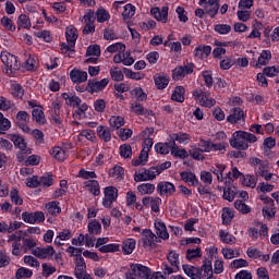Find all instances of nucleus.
<instances>
[{
    "instance_id": "f257e3e1",
    "label": "nucleus",
    "mask_w": 279,
    "mask_h": 279,
    "mask_svg": "<svg viewBox=\"0 0 279 279\" xmlns=\"http://www.w3.org/2000/svg\"><path fill=\"white\" fill-rule=\"evenodd\" d=\"M257 141L258 137L253 133L247 131H235L229 140V143L233 149L246 151V149H250L248 143H256Z\"/></svg>"
},
{
    "instance_id": "f03ea898",
    "label": "nucleus",
    "mask_w": 279,
    "mask_h": 279,
    "mask_svg": "<svg viewBox=\"0 0 279 279\" xmlns=\"http://www.w3.org/2000/svg\"><path fill=\"white\" fill-rule=\"evenodd\" d=\"M131 271L125 274L126 279H151V268L143 264H131Z\"/></svg>"
},
{
    "instance_id": "7ed1b4c3",
    "label": "nucleus",
    "mask_w": 279,
    "mask_h": 279,
    "mask_svg": "<svg viewBox=\"0 0 279 279\" xmlns=\"http://www.w3.org/2000/svg\"><path fill=\"white\" fill-rule=\"evenodd\" d=\"M195 71V63L187 62L184 65H178L172 70V80L174 82H182L186 75H193Z\"/></svg>"
},
{
    "instance_id": "20e7f679",
    "label": "nucleus",
    "mask_w": 279,
    "mask_h": 279,
    "mask_svg": "<svg viewBox=\"0 0 279 279\" xmlns=\"http://www.w3.org/2000/svg\"><path fill=\"white\" fill-rule=\"evenodd\" d=\"M192 97H194L196 101H199L201 106H204L205 108H213V106L217 104V100L210 97V93L204 92L203 89H194L192 92Z\"/></svg>"
},
{
    "instance_id": "39448f33",
    "label": "nucleus",
    "mask_w": 279,
    "mask_h": 279,
    "mask_svg": "<svg viewBox=\"0 0 279 279\" xmlns=\"http://www.w3.org/2000/svg\"><path fill=\"white\" fill-rule=\"evenodd\" d=\"M102 206L104 208H110L117 199H119V189L109 185L104 189Z\"/></svg>"
},
{
    "instance_id": "423d86ee",
    "label": "nucleus",
    "mask_w": 279,
    "mask_h": 279,
    "mask_svg": "<svg viewBox=\"0 0 279 279\" xmlns=\"http://www.w3.org/2000/svg\"><path fill=\"white\" fill-rule=\"evenodd\" d=\"M29 113H27V111H19L15 116V125L17 128H20V130H22V132L24 133H31L32 132V128H29V125H27V123H29Z\"/></svg>"
},
{
    "instance_id": "0eeeda50",
    "label": "nucleus",
    "mask_w": 279,
    "mask_h": 279,
    "mask_svg": "<svg viewBox=\"0 0 279 279\" xmlns=\"http://www.w3.org/2000/svg\"><path fill=\"white\" fill-rule=\"evenodd\" d=\"M154 239H156V234L150 229H144L140 243L145 250H154L157 247Z\"/></svg>"
},
{
    "instance_id": "6e6552de",
    "label": "nucleus",
    "mask_w": 279,
    "mask_h": 279,
    "mask_svg": "<svg viewBox=\"0 0 279 279\" xmlns=\"http://www.w3.org/2000/svg\"><path fill=\"white\" fill-rule=\"evenodd\" d=\"M198 5L206 10L210 19H215L219 14V0H199Z\"/></svg>"
},
{
    "instance_id": "1a4fd4ad",
    "label": "nucleus",
    "mask_w": 279,
    "mask_h": 279,
    "mask_svg": "<svg viewBox=\"0 0 279 279\" xmlns=\"http://www.w3.org/2000/svg\"><path fill=\"white\" fill-rule=\"evenodd\" d=\"M156 191L160 197H171L175 194V184L169 181H160L157 184Z\"/></svg>"
},
{
    "instance_id": "9d476101",
    "label": "nucleus",
    "mask_w": 279,
    "mask_h": 279,
    "mask_svg": "<svg viewBox=\"0 0 279 279\" xmlns=\"http://www.w3.org/2000/svg\"><path fill=\"white\" fill-rule=\"evenodd\" d=\"M22 219L25 223H43L45 221V213L43 211H24L22 213Z\"/></svg>"
},
{
    "instance_id": "9b49d317",
    "label": "nucleus",
    "mask_w": 279,
    "mask_h": 279,
    "mask_svg": "<svg viewBox=\"0 0 279 279\" xmlns=\"http://www.w3.org/2000/svg\"><path fill=\"white\" fill-rule=\"evenodd\" d=\"M110 84V80L102 78L101 81H97L95 78H92L88 81L87 85L89 88V94L95 95V93H101Z\"/></svg>"
},
{
    "instance_id": "f8f14e48",
    "label": "nucleus",
    "mask_w": 279,
    "mask_h": 279,
    "mask_svg": "<svg viewBox=\"0 0 279 279\" xmlns=\"http://www.w3.org/2000/svg\"><path fill=\"white\" fill-rule=\"evenodd\" d=\"M240 121L245 123V111H243L241 107H235L233 108L232 113L227 117V122L231 125H236Z\"/></svg>"
},
{
    "instance_id": "ddd939ff",
    "label": "nucleus",
    "mask_w": 279,
    "mask_h": 279,
    "mask_svg": "<svg viewBox=\"0 0 279 279\" xmlns=\"http://www.w3.org/2000/svg\"><path fill=\"white\" fill-rule=\"evenodd\" d=\"M150 14L156 21L167 23V21H169V7H162L161 9L158 7L151 8Z\"/></svg>"
},
{
    "instance_id": "4468645a",
    "label": "nucleus",
    "mask_w": 279,
    "mask_h": 279,
    "mask_svg": "<svg viewBox=\"0 0 279 279\" xmlns=\"http://www.w3.org/2000/svg\"><path fill=\"white\" fill-rule=\"evenodd\" d=\"M7 138H9V141H12L15 149H20V151H25V149H27V142H25V137H23V135L21 134H16V133H11L7 135Z\"/></svg>"
},
{
    "instance_id": "2eb2a0df",
    "label": "nucleus",
    "mask_w": 279,
    "mask_h": 279,
    "mask_svg": "<svg viewBox=\"0 0 279 279\" xmlns=\"http://www.w3.org/2000/svg\"><path fill=\"white\" fill-rule=\"evenodd\" d=\"M213 52V47L208 45H198L193 51V56L196 60H206Z\"/></svg>"
},
{
    "instance_id": "dca6fc26",
    "label": "nucleus",
    "mask_w": 279,
    "mask_h": 279,
    "mask_svg": "<svg viewBox=\"0 0 279 279\" xmlns=\"http://www.w3.org/2000/svg\"><path fill=\"white\" fill-rule=\"evenodd\" d=\"M32 254H34V256H36L37 258L41 259L51 258V256L56 254V248H53V246L51 245H48L46 247H37L32 252Z\"/></svg>"
},
{
    "instance_id": "f3484780",
    "label": "nucleus",
    "mask_w": 279,
    "mask_h": 279,
    "mask_svg": "<svg viewBox=\"0 0 279 279\" xmlns=\"http://www.w3.org/2000/svg\"><path fill=\"white\" fill-rule=\"evenodd\" d=\"M70 80L74 84H84L88 80V72L74 69L70 72Z\"/></svg>"
},
{
    "instance_id": "a211bd4d",
    "label": "nucleus",
    "mask_w": 279,
    "mask_h": 279,
    "mask_svg": "<svg viewBox=\"0 0 279 279\" xmlns=\"http://www.w3.org/2000/svg\"><path fill=\"white\" fill-rule=\"evenodd\" d=\"M0 58H1V62H3V64H5L8 69H13L14 71L15 69H17L19 65H16V56L8 51H4V52H1Z\"/></svg>"
},
{
    "instance_id": "6ab92c4d",
    "label": "nucleus",
    "mask_w": 279,
    "mask_h": 279,
    "mask_svg": "<svg viewBox=\"0 0 279 279\" xmlns=\"http://www.w3.org/2000/svg\"><path fill=\"white\" fill-rule=\"evenodd\" d=\"M154 82L157 90H165L169 86V75L157 73L154 75Z\"/></svg>"
},
{
    "instance_id": "aec40b11",
    "label": "nucleus",
    "mask_w": 279,
    "mask_h": 279,
    "mask_svg": "<svg viewBox=\"0 0 279 279\" xmlns=\"http://www.w3.org/2000/svg\"><path fill=\"white\" fill-rule=\"evenodd\" d=\"M180 178L183 182H185V184H189V186H197V184H199V179H197L195 172L182 171L180 172Z\"/></svg>"
},
{
    "instance_id": "412c9836",
    "label": "nucleus",
    "mask_w": 279,
    "mask_h": 279,
    "mask_svg": "<svg viewBox=\"0 0 279 279\" xmlns=\"http://www.w3.org/2000/svg\"><path fill=\"white\" fill-rule=\"evenodd\" d=\"M268 169H269V163H267V161H264L263 163H260L255 168V174L259 175L260 178H264L267 182H269V180H271L274 174L269 173Z\"/></svg>"
},
{
    "instance_id": "4be33fe9",
    "label": "nucleus",
    "mask_w": 279,
    "mask_h": 279,
    "mask_svg": "<svg viewBox=\"0 0 279 279\" xmlns=\"http://www.w3.org/2000/svg\"><path fill=\"white\" fill-rule=\"evenodd\" d=\"M170 138L173 146L177 145L175 142L180 143V145H189L191 142V135L184 132L173 133Z\"/></svg>"
},
{
    "instance_id": "5701e85b",
    "label": "nucleus",
    "mask_w": 279,
    "mask_h": 279,
    "mask_svg": "<svg viewBox=\"0 0 279 279\" xmlns=\"http://www.w3.org/2000/svg\"><path fill=\"white\" fill-rule=\"evenodd\" d=\"M271 60V50H263L256 63L251 61V66H267Z\"/></svg>"
},
{
    "instance_id": "b1692460",
    "label": "nucleus",
    "mask_w": 279,
    "mask_h": 279,
    "mask_svg": "<svg viewBox=\"0 0 279 279\" xmlns=\"http://www.w3.org/2000/svg\"><path fill=\"white\" fill-rule=\"evenodd\" d=\"M61 108L62 105H60V102H52L50 119L56 125H62V118H60Z\"/></svg>"
},
{
    "instance_id": "393cba45",
    "label": "nucleus",
    "mask_w": 279,
    "mask_h": 279,
    "mask_svg": "<svg viewBox=\"0 0 279 279\" xmlns=\"http://www.w3.org/2000/svg\"><path fill=\"white\" fill-rule=\"evenodd\" d=\"M75 268L74 274H80L86 271V260L82 256V248H77V254H75Z\"/></svg>"
},
{
    "instance_id": "a878e982",
    "label": "nucleus",
    "mask_w": 279,
    "mask_h": 279,
    "mask_svg": "<svg viewBox=\"0 0 279 279\" xmlns=\"http://www.w3.org/2000/svg\"><path fill=\"white\" fill-rule=\"evenodd\" d=\"M155 232L159 239L163 241H168L169 239V231H167V225L162 221H155Z\"/></svg>"
},
{
    "instance_id": "bb28decb",
    "label": "nucleus",
    "mask_w": 279,
    "mask_h": 279,
    "mask_svg": "<svg viewBox=\"0 0 279 279\" xmlns=\"http://www.w3.org/2000/svg\"><path fill=\"white\" fill-rule=\"evenodd\" d=\"M96 132L100 141H104L105 143H110V141H112V132L108 126L99 125L97 126Z\"/></svg>"
},
{
    "instance_id": "cd10ccee",
    "label": "nucleus",
    "mask_w": 279,
    "mask_h": 279,
    "mask_svg": "<svg viewBox=\"0 0 279 279\" xmlns=\"http://www.w3.org/2000/svg\"><path fill=\"white\" fill-rule=\"evenodd\" d=\"M84 185L85 189H87V191L92 193V195H95V197L101 195V187L99 186V181L92 179L87 182H84Z\"/></svg>"
},
{
    "instance_id": "c85d7f7f",
    "label": "nucleus",
    "mask_w": 279,
    "mask_h": 279,
    "mask_svg": "<svg viewBox=\"0 0 279 279\" xmlns=\"http://www.w3.org/2000/svg\"><path fill=\"white\" fill-rule=\"evenodd\" d=\"M46 210L51 217H58L62 213V207H60V202L51 201L46 204Z\"/></svg>"
},
{
    "instance_id": "c756f323",
    "label": "nucleus",
    "mask_w": 279,
    "mask_h": 279,
    "mask_svg": "<svg viewBox=\"0 0 279 279\" xmlns=\"http://www.w3.org/2000/svg\"><path fill=\"white\" fill-rule=\"evenodd\" d=\"M134 250H136V240L129 238L126 240L123 241L122 243V253L125 256H130V254H132V252H134Z\"/></svg>"
},
{
    "instance_id": "7c9ffc66",
    "label": "nucleus",
    "mask_w": 279,
    "mask_h": 279,
    "mask_svg": "<svg viewBox=\"0 0 279 279\" xmlns=\"http://www.w3.org/2000/svg\"><path fill=\"white\" fill-rule=\"evenodd\" d=\"M33 121L37 122L38 125H45L47 123V118L45 117V111L41 108L33 109L32 111Z\"/></svg>"
},
{
    "instance_id": "2f4dec72",
    "label": "nucleus",
    "mask_w": 279,
    "mask_h": 279,
    "mask_svg": "<svg viewBox=\"0 0 279 279\" xmlns=\"http://www.w3.org/2000/svg\"><path fill=\"white\" fill-rule=\"evenodd\" d=\"M62 97L68 101V106L71 108H80V106H82V98L76 95L64 93Z\"/></svg>"
},
{
    "instance_id": "473e14b6",
    "label": "nucleus",
    "mask_w": 279,
    "mask_h": 279,
    "mask_svg": "<svg viewBox=\"0 0 279 279\" xmlns=\"http://www.w3.org/2000/svg\"><path fill=\"white\" fill-rule=\"evenodd\" d=\"M186 89L184 86H177L171 95L172 101H177L178 104H184V95Z\"/></svg>"
},
{
    "instance_id": "72a5a7b5",
    "label": "nucleus",
    "mask_w": 279,
    "mask_h": 279,
    "mask_svg": "<svg viewBox=\"0 0 279 279\" xmlns=\"http://www.w3.org/2000/svg\"><path fill=\"white\" fill-rule=\"evenodd\" d=\"M167 260L170 263L171 267L175 268V271H180V254L175 251H170L167 254Z\"/></svg>"
},
{
    "instance_id": "f704fd0d",
    "label": "nucleus",
    "mask_w": 279,
    "mask_h": 279,
    "mask_svg": "<svg viewBox=\"0 0 279 279\" xmlns=\"http://www.w3.org/2000/svg\"><path fill=\"white\" fill-rule=\"evenodd\" d=\"M173 148V144L170 143H157L155 144V151L157 154H161V156H167V154H169V151L171 153V149Z\"/></svg>"
},
{
    "instance_id": "c9c22d12",
    "label": "nucleus",
    "mask_w": 279,
    "mask_h": 279,
    "mask_svg": "<svg viewBox=\"0 0 279 279\" xmlns=\"http://www.w3.org/2000/svg\"><path fill=\"white\" fill-rule=\"evenodd\" d=\"M222 225L230 226L234 219V211L230 207H223L221 214Z\"/></svg>"
},
{
    "instance_id": "e433bc0d",
    "label": "nucleus",
    "mask_w": 279,
    "mask_h": 279,
    "mask_svg": "<svg viewBox=\"0 0 279 279\" xmlns=\"http://www.w3.org/2000/svg\"><path fill=\"white\" fill-rule=\"evenodd\" d=\"M17 31L21 32V28L23 29H31L32 28V20H29V16L26 14H21L17 17Z\"/></svg>"
},
{
    "instance_id": "4c0bfd02",
    "label": "nucleus",
    "mask_w": 279,
    "mask_h": 279,
    "mask_svg": "<svg viewBox=\"0 0 279 279\" xmlns=\"http://www.w3.org/2000/svg\"><path fill=\"white\" fill-rule=\"evenodd\" d=\"M131 110H133L134 114H136L137 117H149V114H151V111L145 109V107H143L141 102L132 104Z\"/></svg>"
},
{
    "instance_id": "58836bf2",
    "label": "nucleus",
    "mask_w": 279,
    "mask_h": 279,
    "mask_svg": "<svg viewBox=\"0 0 279 279\" xmlns=\"http://www.w3.org/2000/svg\"><path fill=\"white\" fill-rule=\"evenodd\" d=\"M125 175V169L123 167L116 165L109 170V177L116 180H123Z\"/></svg>"
},
{
    "instance_id": "ea45409f",
    "label": "nucleus",
    "mask_w": 279,
    "mask_h": 279,
    "mask_svg": "<svg viewBox=\"0 0 279 279\" xmlns=\"http://www.w3.org/2000/svg\"><path fill=\"white\" fill-rule=\"evenodd\" d=\"M109 125L112 130H120V128L125 125V119L120 116H112L109 119Z\"/></svg>"
},
{
    "instance_id": "a19ab883",
    "label": "nucleus",
    "mask_w": 279,
    "mask_h": 279,
    "mask_svg": "<svg viewBox=\"0 0 279 279\" xmlns=\"http://www.w3.org/2000/svg\"><path fill=\"white\" fill-rule=\"evenodd\" d=\"M137 191L142 195H151L156 191V185L154 183H142L137 186Z\"/></svg>"
},
{
    "instance_id": "79ce46f5",
    "label": "nucleus",
    "mask_w": 279,
    "mask_h": 279,
    "mask_svg": "<svg viewBox=\"0 0 279 279\" xmlns=\"http://www.w3.org/2000/svg\"><path fill=\"white\" fill-rule=\"evenodd\" d=\"M242 184L244 186H248V189H256V184H258V177L245 174L243 175Z\"/></svg>"
},
{
    "instance_id": "37998d69",
    "label": "nucleus",
    "mask_w": 279,
    "mask_h": 279,
    "mask_svg": "<svg viewBox=\"0 0 279 279\" xmlns=\"http://www.w3.org/2000/svg\"><path fill=\"white\" fill-rule=\"evenodd\" d=\"M171 156L184 160L185 158H189V151H186L184 148H180L178 145H172Z\"/></svg>"
},
{
    "instance_id": "c03bdc74",
    "label": "nucleus",
    "mask_w": 279,
    "mask_h": 279,
    "mask_svg": "<svg viewBox=\"0 0 279 279\" xmlns=\"http://www.w3.org/2000/svg\"><path fill=\"white\" fill-rule=\"evenodd\" d=\"M136 14V7L132 3H128L124 5V11L122 12L123 21H130L132 16Z\"/></svg>"
},
{
    "instance_id": "a18cd8bd",
    "label": "nucleus",
    "mask_w": 279,
    "mask_h": 279,
    "mask_svg": "<svg viewBox=\"0 0 279 279\" xmlns=\"http://www.w3.org/2000/svg\"><path fill=\"white\" fill-rule=\"evenodd\" d=\"M197 186V193L199 195H206L205 197H207V199H213V197H215V193H213L209 185H204L198 181Z\"/></svg>"
},
{
    "instance_id": "49530a36",
    "label": "nucleus",
    "mask_w": 279,
    "mask_h": 279,
    "mask_svg": "<svg viewBox=\"0 0 279 279\" xmlns=\"http://www.w3.org/2000/svg\"><path fill=\"white\" fill-rule=\"evenodd\" d=\"M213 141L199 138L197 143V147L202 150V154H210Z\"/></svg>"
},
{
    "instance_id": "de8ad7c7",
    "label": "nucleus",
    "mask_w": 279,
    "mask_h": 279,
    "mask_svg": "<svg viewBox=\"0 0 279 279\" xmlns=\"http://www.w3.org/2000/svg\"><path fill=\"white\" fill-rule=\"evenodd\" d=\"M220 241L227 243V245H234L236 243V238L232 234H229L225 230L219 231Z\"/></svg>"
},
{
    "instance_id": "09e8293b",
    "label": "nucleus",
    "mask_w": 279,
    "mask_h": 279,
    "mask_svg": "<svg viewBox=\"0 0 279 279\" xmlns=\"http://www.w3.org/2000/svg\"><path fill=\"white\" fill-rule=\"evenodd\" d=\"M60 47H61V51L64 56H68L69 58H73V53H75V44L61 43Z\"/></svg>"
},
{
    "instance_id": "8fccbe9b",
    "label": "nucleus",
    "mask_w": 279,
    "mask_h": 279,
    "mask_svg": "<svg viewBox=\"0 0 279 279\" xmlns=\"http://www.w3.org/2000/svg\"><path fill=\"white\" fill-rule=\"evenodd\" d=\"M96 20H97V23H106V21H110V12H108L104 8L97 9Z\"/></svg>"
},
{
    "instance_id": "3c124183",
    "label": "nucleus",
    "mask_w": 279,
    "mask_h": 279,
    "mask_svg": "<svg viewBox=\"0 0 279 279\" xmlns=\"http://www.w3.org/2000/svg\"><path fill=\"white\" fill-rule=\"evenodd\" d=\"M77 28L72 27V28H66L65 31V39L66 43H71L72 45H75V43H77Z\"/></svg>"
},
{
    "instance_id": "603ef678",
    "label": "nucleus",
    "mask_w": 279,
    "mask_h": 279,
    "mask_svg": "<svg viewBox=\"0 0 279 279\" xmlns=\"http://www.w3.org/2000/svg\"><path fill=\"white\" fill-rule=\"evenodd\" d=\"M123 73L125 75V77H128L129 80H135L136 82L143 80V77H145V75H143V73L141 72H134L132 71V69H128V68H123Z\"/></svg>"
},
{
    "instance_id": "864d4df0",
    "label": "nucleus",
    "mask_w": 279,
    "mask_h": 279,
    "mask_svg": "<svg viewBox=\"0 0 279 279\" xmlns=\"http://www.w3.org/2000/svg\"><path fill=\"white\" fill-rule=\"evenodd\" d=\"M12 128V122L0 111V134H5Z\"/></svg>"
},
{
    "instance_id": "5fc2aeb1",
    "label": "nucleus",
    "mask_w": 279,
    "mask_h": 279,
    "mask_svg": "<svg viewBox=\"0 0 279 279\" xmlns=\"http://www.w3.org/2000/svg\"><path fill=\"white\" fill-rule=\"evenodd\" d=\"M32 276H34V271L26 267H20L15 271V279L32 278Z\"/></svg>"
},
{
    "instance_id": "6e6d98bb",
    "label": "nucleus",
    "mask_w": 279,
    "mask_h": 279,
    "mask_svg": "<svg viewBox=\"0 0 279 279\" xmlns=\"http://www.w3.org/2000/svg\"><path fill=\"white\" fill-rule=\"evenodd\" d=\"M50 156H52V158H56V160H64V149H62V147L60 146H54L49 150Z\"/></svg>"
},
{
    "instance_id": "4d7b16f0",
    "label": "nucleus",
    "mask_w": 279,
    "mask_h": 279,
    "mask_svg": "<svg viewBox=\"0 0 279 279\" xmlns=\"http://www.w3.org/2000/svg\"><path fill=\"white\" fill-rule=\"evenodd\" d=\"M121 245L117 244V243H110L104 246L99 247V252H101V254H112L114 252H119Z\"/></svg>"
},
{
    "instance_id": "13d9d810",
    "label": "nucleus",
    "mask_w": 279,
    "mask_h": 279,
    "mask_svg": "<svg viewBox=\"0 0 279 279\" xmlns=\"http://www.w3.org/2000/svg\"><path fill=\"white\" fill-rule=\"evenodd\" d=\"M109 73L113 82H123V80L125 78V76L123 75L124 72L119 70V68L117 66L111 68Z\"/></svg>"
},
{
    "instance_id": "bf43d9fd",
    "label": "nucleus",
    "mask_w": 279,
    "mask_h": 279,
    "mask_svg": "<svg viewBox=\"0 0 279 279\" xmlns=\"http://www.w3.org/2000/svg\"><path fill=\"white\" fill-rule=\"evenodd\" d=\"M1 25L5 29V32H16V25H14L12 19L8 16H3L1 19Z\"/></svg>"
},
{
    "instance_id": "052dcab7",
    "label": "nucleus",
    "mask_w": 279,
    "mask_h": 279,
    "mask_svg": "<svg viewBox=\"0 0 279 279\" xmlns=\"http://www.w3.org/2000/svg\"><path fill=\"white\" fill-rule=\"evenodd\" d=\"M260 29H263V23L256 21V24L253 25V29L247 36L251 40H254V38H260Z\"/></svg>"
},
{
    "instance_id": "680f3d73",
    "label": "nucleus",
    "mask_w": 279,
    "mask_h": 279,
    "mask_svg": "<svg viewBox=\"0 0 279 279\" xmlns=\"http://www.w3.org/2000/svg\"><path fill=\"white\" fill-rule=\"evenodd\" d=\"M39 186H43V189H49V186H53V175L44 174L43 177H40Z\"/></svg>"
},
{
    "instance_id": "e2e57ef3",
    "label": "nucleus",
    "mask_w": 279,
    "mask_h": 279,
    "mask_svg": "<svg viewBox=\"0 0 279 279\" xmlns=\"http://www.w3.org/2000/svg\"><path fill=\"white\" fill-rule=\"evenodd\" d=\"M26 134H31V136H33V138H35V141L38 145H43L45 143V133H43V131H40L38 129H35V130L31 129V132L26 133Z\"/></svg>"
},
{
    "instance_id": "0e129e2a",
    "label": "nucleus",
    "mask_w": 279,
    "mask_h": 279,
    "mask_svg": "<svg viewBox=\"0 0 279 279\" xmlns=\"http://www.w3.org/2000/svg\"><path fill=\"white\" fill-rule=\"evenodd\" d=\"M214 31L221 36H226L227 34H230V32H232V26H230L229 24H216L214 26Z\"/></svg>"
},
{
    "instance_id": "69168bd1",
    "label": "nucleus",
    "mask_w": 279,
    "mask_h": 279,
    "mask_svg": "<svg viewBox=\"0 0 279 279\" xmlns=\"http://www.w3.org/2000/svg\"><path fill=\"white\" fill-rule=\"evenodd\" d=\"M89 234H101V222L93 220L87 226Z\"/></svg>"
},
{
    "instance_id": "338daca9",
    "label": "nucleus",
    "mask_w": 279,
    "mask_h": 279,
    "mask_svg": "<svg viewBox=\"0 0 279 279\" xmlns=\"http://www.w3.org/2000/svg\"><path fill=\"white\" fill-rule=\"evenodd\" d=\"M234 208L242 213V215H250L252 213V208L247 206L243 201H235Z\"/></svg>"
},
{
    "instance_id": "774afa93",
    "label": "nucleus",
    "mask_w": 279,
    "mask_h": 279,
    "mask_svg": "<svg viewBox=\"0 0 279 279\" xmlns=\"http://www.w3.org/2000/svg\"><path fill=\"white\" fill-rule=\"evenodd\" d=\"M119 149L121 158H132V146L130 144H122Z\"/></svg>"
}]
</instances>
